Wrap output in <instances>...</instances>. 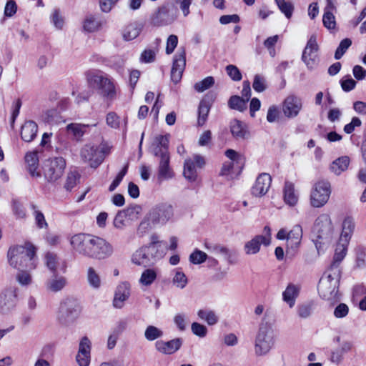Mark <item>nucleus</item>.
<instances>
[{
    "mask_svg": "<svg viewBox=\"0 0 366 366\" xmlns=\"http://www.w3.org/2000/svg\"><path fill=\"white\" fill-rule=\"evenodd\" d=\"M230 131L232 136L237 139H246L250 137L246 124L237 119L231 122Z\"/></svg>",
    "mask_w": 366,
    "mask_h": 366,
    "instance_id": "nucleus-26",
    "label": "nucleus"
},
{
    "mask_svg": "<svg viewBox=\"0 0 366 366\" xmlns=\"http://www.w3.org/2000/svg\"><path fill=\"white\" fill-rule=\"evenodd\" d=\"M207 258L205 252L197 249L190 254L189 261L194 264H199L205 262Z\"/></svg>",
    "mask_w": 366,
    "mask_h": 366,
    "instance_id": "nucleus-56",
    "label": "nucleus"
},
{
    "mask_svg": "<svg viewBox=\"0 0 366 366\" xmlns=\"http://www.w3.org/2000/svg\"><path fill=\"white\" fill-rule=\"evenodd\" d=\"M333 227L330 217L327 214L320 215L315 221L312 234L313 242L319 250L326 244H329L332 238Z\"/></svg>",
    "mask_w": 366,
    "mask_h": 366,
    "instance_id": "nucleus-2",
    "label": "nucleus"
},
{
    "mask_svg": "<svg viewBox=\"0 0 366 366\" xmlns=\"http://www.w3.org/2000/svg\"><path fill=\"white\" fill-rule=\"evenodd\" d=\"M185 56V51L182 49L181 51H178L174 57L173 65L171 70V79L175 84L178 83L182 79V73L186 65Z\"/></svg>",
    "mask_w": 366,
    "mask_h": 366,
    "instance_id": "nucleus-16",
    "label": "nucleus"
},
{
    "mask_svg": "<svg viewBox=\"0 0 366 366\" xmlns=\"http://www.w3.org/2000/svg\"><path fill=\"white\" fill-rule=\"evenodd\" d=\"M25 161L28 166V171L32 177H39V172H36L39 166V157L36 152H29L26 154Z\"/></svg>",
    "mask_w": 366,
    "mask_h": 366,
    "instance_id": "nucleus-36",
    "label": "nucleus"
},
{
    "mask_svg": "<svg viewBox=\"0 0 366 366\" xmlns=\"http://www.w3.org/2000/svg\"><path fill=\"white\" fill-rule=\"evenodd\" d=\"M214 84V79L212 76H207L203 80L194 84V88L197 92H203Z\"/></svg>",
    "mask_w": 366,
    "mask_h": 366,
    "instance_id": "nucleus-49",
    "label": "nucleus"
},
{
    "mask_svg": "<svg viewBox=\"0 0 366 366\" xmlns=\"http://www.w3.org/2000/svg\"><path fill=\"white\" fill-rule=\"evenodd\" d=\"M300 287L293 284H289L282 293L283 300L287 302L290 307L295 305V300L298 297Z\"/></svg>",
    "mask_w": 366,
    "mask_h": 366,
    "instance_id": "nucleus-33",
    "label": "nucleus"
},
{
    "mask_svg": "<svg viewBox=\"0 0 366 366\" xmlns=\"http://www.w3.org/2000/svg\"><path fill=\"white\" fill-rule=\"evenodd\" d=\"M92 237L84 233L71 236L69 243L72 249L79 254L87 257Z\"/></svg>",
    "mask_w": 366,
    "mask_h": 366,
    "instance_id": "nucleus-14",
    "label": "nucleus"
},
{
    "mask_svg": "<svg viewBox=\"0 0 366 366\" xmlns=\"http://www.w3.org/2000/svg\"><path fill=\"white\" fill-rule=\"evenodd\" d=\"M284 199L286 204L294 206L297 203L298 196L295 192V187L292 182H285L284 187Z\"/></svg>",
    "mask_w": 366,
    "mask_h": 366,
    "instance_id": "nucleus-37",
    "label": "nucleus"
},
{
    "mask_svg": "<svg viewBox=\"0 0 366 366\" xmlns=\"http://www.w3.org/2000/svg\"><path fill=\"white\" fill-rule=\"evenodd\" d=\"M131 261L137 266L148 267L154 264V262L148 254L144 246L137 249L132 255Z\"/></svg>",
    "mask_w": 366,
    "mask_h": 366,
    "instance_id": "nucleus-23",
    "label": "nucleus"
},
{
    "mask_svg": "<svg viewBox=\"0 0 366 366\" xmlns=\"http://www.w3.org/2000/svg\"><path fill=\"white\" fill-rule=\"evenodd\" d=\"M97 123L92 124H76L71 123L67 125L66 128L68 131L72 132L73 135L77 141L81 140L82 137L86 132V129L91 127H96Z\"/></svg>",
    "mask_w": 366,
    "mask_h": 366,
    "instance_id": "nucleus-35",
    "label": "nucleus"
},
{
    "mask_svg": "<svg viewBox=\"0 0 366 366\" xmlns=\"http://www.w3.org/2000/svg\"><path fill=\"white\" fill-rule=\"evenodd\" d=\"M31 209L33 210V215L37 227L39 229L47 228L48 224L45 219V217L44 214L38 209L37 206L34 204H31Z\"/></svg>",
    "mask_w": 366,
    "mask_h": 366,
    "instance_id": "nucleus-47",
    "label": "nucleus"
},
{
    "mask_svg": "<svg viewBox=\"0 0 366 366\" xmlns=\"http://www.w3.org/2000/svg\"><path fill=\"white\" fill-rule=\"evenodd\" d=\"M280 11L290 19L293 13L294 6L290 2H286L285 0L275 1Z\"/></svg>",
    "mask_w": 366,
    "mask_h": 366,
    "instance_id": "nucleus-55",
    "label": "nucleus"
},
{
    "mask_svg": "<svg viewBox=\"0 0 366 366\" xmlns=\"http://www.w3.org/2000/svg\"><path fill=\"white\" fill-rule=\"evenodd\" d=\"M104 153V147L99 150L94 145L85 144L81 149L80 157L84 162H89L91 167L97 168L103 162Z\"/></svg>",
    "mask_w": 366,
    "mask_h": 366,
    "instance_id": "nucleus-13",
    "label": "nucleus"
},
{
    "mask_svg": "<svg viewBox=\"0 0 366 366\" xmlns=\"http://www.w3.org/2000/svg\"><path fill=\"white\" fill-rule=\"evenodd\" d=\"M177 9L174 6L164 5L159 7L151 17V24L154 26H162L174 22L177 18Z\"/></svg>",
    "mask_w": 366,
    "mask_h": 366,
    "instance_id": "nucleus-10",
    "label": "nucleus"
},
{
    "mask_svg": "<svg viewBox=\"0 0 366 366\" xmlns=\"http://www.w3.org/2000/svg\"><path fill=\"white\" fill-rule=\"evenodd\" d=\"M172 282L177 287L184 289L187 285L188 280L184 272L177 270Z\"/></svg>",
    "mask_w": 366,
    "mask_h": 366,
    "instance_id": "nucleus-54",
    "label": "nucleus"
},
{
    "mask_svg": "<svg viewBox=\"0 0 366 366\" xmlns=\"http://www.w3.org/2000/svg\"><path fill=\"white\" fill-rule=\"evenodd\" d=\"M205 248L210 252L214 254H221L224 256L225 259L229 264H234V258L236 255V252L228 249L227 247L213 243H204Z\"/></svg>",
    "mask_w": 366,
    "mask_h": 366,
    "instance_id": "nucleus-24",
    "label": "nucleus"
},
{
    "mask_svg": "<svg viewBox=\"0 0 366 366\" xmlns=\"http://www.w3.org/2000/svg\"><path fill=\"white\" fill-rule=\"evenodd\" d=\"M67 285V280L65 277L53 273L45 282V288L48 292H58L61 291Z\"/></svg>",
    "mask_w": 366,
    "mask_h": 366,
    "instance_id": "nucleus-25",
    "label": "nucleus"
},
{
    "mask_svg": "<svg viewBox=\"0 0 366 366\" xmlns=\"http://www.w3.org/2000/svg\"><path fill=\"white\" fill-rule=\"evenodd\" d=\"M31 270H19L16 275V280L21 286H29L32 283V277L30 274Z\"/></svg>",
    "mask_w": 366,
    "mask_h": 366,
    "instance_id": "nucleus-48",
    "label": "nucleus"
},
{
    "mask_svg": "<svg viewBox=\"0 0 366 366\" xmlns=\"http://www.w3.org/2000/svg\"><path fill=\"white\" fill-rule=\"evenodd\" d=\"M157 179L159 182L164 180H168L174 176V173L169 166L170 157L169 154H167L164 151L161 153Z\"/></svg>",
    "mask_w": 366,
    "mask_h": 366,
    "instance_id": "nucleus-19",
    "label": "nucleus"
},
{
    "mask_svg": "<svg viewBox=\"0 0 366 366\" xmlns=\"http://www.w3.org/2000/svg\"><path fill=\"white\" fill-rule=\"evenodd\" d=\"M16 290L14 287L5 289L0 294V310L6 313L14 308L16 303Z\"/></svg>",
    "mask_w": 366,
    "mask_h": 366,
    "instance_id": "nucleus-18",
    "label": "nucleus"
},
{
    "mask_svg": "<svg viewBox=\"0 0 366 366\" xmlns=\"http://www.w3.org/2000/svg\"><path fill=\"white\" fill-rule=\"evenodd\" d=\"M114 248L106 239L93 236L88 252V257L95 259H105L112 255Z\"/></svg>",
    "mask_w": 366,
    "mask_h": 366,
    "instance_id": "nucleus-7",
    "label": "nucleus"
},
{
    "mask_svg": "<svg viewBox=\"0 0 366 366\" xmlns=\"http://www.w3.org/2000/svg\"><path fill=\"white\" fill-rule=\"evenodd\" d=\"M7 257L9 264L18 270H33L36 267V248L31 244L11 247Z\"/></svg>",
    "mask_w": 366,
    "mask_h": 366,
    "instance_id": "nucleus-1",
    "label": "nucleus"
},
{
    "mask_svg": "<svg viewBox=\"0 0 366 366\" xmlns=\"http://www.w3.org/2000/svg\"><path fill=\"white\" fill-rule=\"evenodd\" d=\"M87 281L90 287L94 289H99L101 287L102 281L99 274L90 267L87 269Z\"/></svg>",
    "mask_w": 366,
    "mask_h": 366,
    "instance_id": "nucleus-44",
    "label": "nucleus"
},
{
    "mask_svg": "<svg viewBox=\"0 0 366 366\" xmlns=\"http://www.w3.org/2000/svg\"><path fill=\"white\" fill-rule=\"evenodd\" d=\"M104 24V21L96 18L94 15L88 14L82 22V27L84 31L93 33L101 29Z\"/></svg>",
    "mask_w": 366,
    "mask_h": 366,
    "instance_id": "nucleus-30",
    "label": "nucleus"
},
{
    "mask_svg": "<svg viewBox=\"0 0 366 366\" xmlns=\"http://www.w3.org/2000/svg\"><path fill=\"white\" fill-rule=\"evenodd\" d=\"M127 215L124 210L119 211L114 219V226L117 229H122L126 226Z\"/></svg>",
    "mask_w": 366,
    "mask_h": 366,
    "instance_id": "nucleus-59",
    "label": "nucleus"
},
{
    "mask_svg": "<svg viewBox=\"0 0 366 366\" xmlns=\"http://www.w3.org/2000/svg\"><path fill=\"white\" fill-rule=\"evenodd\" d=\"M272 182V177L267 173L260 174L251 189V193L254 197L264 196L269 190Z\"/></svg>",
    "mask_w": 366,
    "mask_h": 366,
    "instance_id": "nucleus-20",
    "label": "nucleus"
},
{
    "mask_svg": "<svg viewBox=\"0 0 366 366\" xmlns=\"http://www.w3.org/2000/svg\"><path fill=\"white\" fill-rule=\"evenodd\" d=\"M314 305L313 301H309L299 305L297 306V314L299 317L303 319L309 317L313 312Z\"/></svg>",
    "mask_w": 366,
    "mask_h": 366,
    "instance_id": "nucleus-45",
    "label": "nucleus"
},
{
    "mask_svg": "<svg viewBox=\"0 0 366 366\" xmlns=\"http://www.w3.org/2000/svg\"><path fill=\"white\" fill-rule=\"evenodd\" d=\"M355 222L351 216L346 217L342 224V232L340 237L341 241L349 242L355 231Z\"/></svg>",
    "mask_w": 366,
    "mask_h": 366,
    "instance_id": "nucleus-29",
    "label": "nucleus"
},
{
    "mask_svg": "<svg viewBox=\"0 0 366 366\" xmlns=\"http://www.w3.org/2000/svg\"><path fill=\"white\" fill-rule=\"evenodd\" d=\"M163 335V331L154 325L147 326L144 331V337L148 341H154L161 338Z\"/></svg>",
    "mask_w": 366,
    "mask_h": 366,
    "instance_id": "nucleus-46",
    "label": "nucleus"
},
{
    "mask_svg": "<svg viewBox=\"0 0 366 366\" xmlns=\"http://www.w3.org/2000/svg\"><path fill=\"white\" fill-rule=\"evenodd\" d=\"M142 26L137 23L129 24L123 31V38L125 41H131L137 38L142 31Z\"/></svg>",
    "mask_w": 366,
    "mask_h": 366,
    "instance_id": "nucleus-39",
    "label": "nucleus"
},
{
    "mask_svg": "<svg viewBox=\"0 0 366 366\" xmlns=\"http://www.w3.org/2000/svg\"><path fill=\"white\" fill-rule=\"evenodd\" d=\"M81 312L79 301L74 297H66L61 301L57 318L63 325H69L76 321Z\"/></svg>",
    "mask_w": 366,
    "mask_h": 366,
    "instance_id": "nucleus-6",
    "label": "nucleus"
},
{
    "mask_svg": "<svg viewBox=\"0 0 366 366\" xmlns=\"http://www.w3.org/2000/svg\"><path fill=\"white\" fill-rule=\"evenodd\" d=\"M38 126L36 122L29 120L21 126V137L26 142H32L36 136Z\"/></svg>",
    "mask_w": 366,
    "mask_h": 366,
    "instance_id": "nucleus-28",
    "label": "nucleus"
},
{
    "mask_svg": "<svg viewBox=\"0 0 366 366\" xmlns=\"http://www.w3.org/2000/svg\"><path fill=\"white\" fill-rule=\"evenodd\" d=\"M88 84L107 100H113L116 97V89L112 79L100 71L89 72L86 75Z\"/></svg>",
    "mask_w": 366,
    "mask_h": 366,
    "instance_id": "nucleus-4",
    "label": "nucleus"
},
{
    "mask_svg": "<svg viewBox=\"0 0 366 366\" xmlns=\"http://www.w3.org/2000/svg\"><path fill=\"white\" fill-rule=\"evenodd\" d=\"M211 105L203 99L200 102L198 107V119L197 124L199 126H203L207 119L210 110Z\"/></svg>",
    "mask_w": 366,
    "mask_h": 366,
    "instance_id": "nucleus-41",
    "label": "nucleus"
},
{
    "mask_svg": "<svg viewBox=\"0 0 366 366\" xmlns=\"http://www.w3.org/2000/svg\"><path fill=\"white\" fill-rule=\"evenodd\" d=\"M269 244L270 238L268 236L256 235L245 243L244 249L247 254H255L260 250L262 244L267 247Z\"/></svg>",
    "mask_w": 366,
    "mask_h": 366,
    "instance_id": "nucleus-21",
    "label": "nucleus"
},
{
    "mask_svg": "<svg viewBox=\"0 0 366 366\" xmlns=\"http://www.w3.org/2000/svg\"><path fill=\"white\" fill-rule=\"evenodd\" d=\"M13 213L17 219H25L26 217V210L23 205L18 201L12 202Z\"/></svg>",
    "mask_w": 366,
    "mask_h": 366,
    "instance_id": "nucleus-58",
    "label": "nucleus"
},
{
    "mask_svg": "<svg viewBox=\"0 0 366 366\" xmlns=\"http://www.w3.org/2000/svg\"><path fill=\"white\" fill-rule=\"evenodd\" d=\"M153 225H164L174 217V209L169 203H160L148 213Z\"/></svg>",
    "mask_w": 366,
    "mask_h": 366,
    "instance_id": "nucleus-11",
    "label": "nucleus"
},
{
    "mask_svg": "<svg viewBox=\"0 0 366 366\" xmlns=\"http://www.w3.org/2000/svg\"><path fill=\"white\" fill-rule=\"evenodd\" d=\"M247 100H244L243 97L237 95H233L230 97L228 100V107L231 109L242 112L247 109Z\"/></svg>",
    "mask_w": 366,
    "mask_h": 366,
    "instance_id": "nucleus-42",
    "label": "nucleus"
},
{
    "mask_svg": "<svg viewBox=\"0 0 366 366\" xmlns=\"http://www.w3.org/2000/svg\"><path fill=\"white\" fill-rule=\"evenodd\" d=\"M156 142L157 143V145L154 149V154L156 157L161 156V153L164 152V150L167 154H169V152H168L169 137L167 135L157 136L156 137Z\"/></svg>",
    "mask_w": 366,
    "mask_h": 366,
    "instance_id": "nucleus-43",
    "label": "nucleus"
},
{
    "mask_svg": "<svg viewBox=\"0 0 366 366\" xmlns=\"http://www.w3.org/2000/svg\"><path fill=\"white\" fill-rule=\"evenodd\" d=\"M340 280V269H329V273L322 277L318 284L320 296L330 302H336L339 300L338 288Z\"/></svg>",
    "mask_w": 366,
    "mask_h": 366,
    "instance_id": "nucleus-3",
    "label": "nucleus"
},
{
    "mask_svg": "<svg viewBox=\"0 0 366 366\" xmlns=\"http://www.w3.org/2000/svg\"><path fill=\"white\" fill-rule=\"evenodd\" d=\"M350 164V158L347 156L339 157L333 161L330 165V170L336 175H340L342 172L347 169Z\"/></svg>",
    "mask_w": 366,
    "mask_h": 366,
    "instance_id": "nucleus-38",
    "label": "nucleus"
},
{
    "mask_svg": "<svg viewBox=\"0 0 366 366\" xmlns=\"http://www.w3.org/2000/svg\"><path fill=\"white\" fill-rule=\"evenodd\" d=\"M157 269L149 267L146 268L142 272L139 280V283L142 286L149 287L152 285L157 278Z\"/></svg>",
    "mask_w": 366,
    "mask_h": 366,
    "instance_id": "nucleus-32",
    "label": "nucleus"
},
{
    "mask_svg": "<svg viewBox=\"0 0 366 366\" xmlns=\"http://www.w3.org/2000/svg\"><path fill=\"white\" fill-rule=\"evenodd\" d=\"M253 89L257 92H262L266 89L265 79L259 74H256L252 84Z\"/></svg>",
    "mask_w": 366,
    "mask_h": 366,
    "instance_id": "nucleus-63",
    "label": "nucleus"
},
{
    "mask_svg": "<svg viewBox=\"0 0 366 366\" xmlns=\"http://www.w3.org/2000/svg\"><path fill=\"white\" fill-rule=\"evenodd\" d=\"M125 212L127 219L131 220H135L138 219L139 215L142 212V207L139 205L134 204L128 207L125 209H123Z\"/></svg>",
    "mask_w": 366,
    "mask_h": 366,
    "instance_id": "nucleus-57",
    "label": "nucleus"
},
{
    "mask_svg": "<svg viewBox=\"0 0 366 366\" xmlns=\"http://www.w3.org/2000/svg\"><path fill=\"white\" fill-rule=\"evenodd\" d=\"M45 264L53 273H56L58 264L57 255L52 252L46 253L45 255Z\"/></svg>",
    "mask_w": 366,
    "mask_h": 366,
    "instance_id": "nucleus-53",
    "label": "nucleus"
},
{
    "mask_svg": "<svg viewBox=\"0 0 366 366\" xmlns=\"http://www.w3.org/2000/svg\"><path fill=\"white\" fill-rule=\"evenodd\" d=\"M144 247L147 252H148V254L150 256L154 264L157 260L162 259L166 254L167 244H164V245L146 244L144 245Z\"/></svg>",
    "mask_w": 366,
    "mask_h": 366,
    "instance_id": "nucleus-34",
    "label": "nucleus"
},
{
    "mask_svg": "<svg viewBox=\"0 0 366 366\" xmlns=\"http://www.w3.org/2000/svg\"><path fill=\"white\" fill-rule=\"evenodd\" d=\"M287 246L292 249L297 248L302 237V229L300 224L295 225L288 232Z\"/></svg>",
    "mask_w": 366,
    "mask_h": 366,
    "instance_id": "nucleus-31",
    "label": "nucleus"
},
{
    "mask_svg": "<svg viewBox=\"0 0 366 366\" xmlns=\"http://www.w3.org/2000/svg\"><path fill=\"white\" fill-rule=\"evenodd\" d=\"M331 194L330 183L327 180L317 182L311 191L310 202L314 207H321L329 200Z\"/></svg>",
    "mask_w": 366,
    "mask_h": 366,
    "instance_id": "nucleus-9",
    "label": "nucleus"
},
{
    "mask_svg": "<svg viewBox=\"0 0 366 366\" xmlns=\"http://www.w3.org/2000/svg\"><path fill=\"white\" fill-rule=\"evenodd\" d=\"M318 51L319 46L317 42V37L315 35H312L303 49L301 58L309 70H313L318 65Z\"/></svg>",
    "mask_w": 366,
    "mask_h": 366,
    "instance_id": "nucleus-12",
    "label": "nucleus"
},
{
    "mask_svg": "<svg viewBox=\"0 0 366 366\" xmlns=\"http://www.w3.org/2000/svg\"><path fill=\"white\" fill-rule=\"evenodd\" d=\"M174 322L179 330L183 332L187 328V315L183 313H178L174 317Z\"/></svg>",
    "mask_w": 366,
    "mask_h": 366,
    "instance_id": "nucleus-61",
    "label": "nucleus"
},
{
    "mask_svg": "<svg viewBox=\"0 0 366 366\" xmlns=\"http://www.w3.org/2000/svg\"><path fill=\"white\" fill-rule=\"evenodd\" d=\"M65 167L66 162L63 157L49 158L44 163V177L48 182H54L61 177Z\"/></svg>",
    "mask_w": 366,
    "mask_h": 366,
    "instance_id": "nucleus-8",
    "label": "nucleus"
},
{
    "mask_svg": "<svg viewBox=\"0 0 366 366\" xmlns=\"http://www.w3.org/2000/svg\"><path fill=\"white\" fill-rule=\"evenodd\" d=\"M130 295V285L127 282H122L118 285L115 291L113 300V306L115 308L121 309L124 306V302Z\"/></svg>",
    "mask_w": 366,
    "mask_h": 366,
    "instance_id": "nucleus-22",
    "label": "nucleus"
},
{
    "mask_svg": "<svg viewBox=\"0 0 366 366\" xmlns=\"http://www.w3.org/2000/svg\"><path fill=\"white\" fill-rule=\"evenodd\" d=\"M184 177L191 182H195L197 177V173L192 159H187L184 163Z\"/></svg>",
    "mask_w": 366,
    "mask_h": 366,
    "instance_id": "nucleus-40",
    "label": "nucleus"
},
{
    "mask_svg": "<svg viewBox=\"0 0 366 366\" xmlns=\"http://www.w3.org/2000/svg\"><path fill=\"white\" fill-rule=\"evenodd\" d=\"M302 108V102L300 98L295 95H289L284 101L282 111L287 118L296 117Z\"/></svg>",
    "mask_w": 366,
    "mask_h": 366,
    "instance_id": "nucleus-15",
    "label": "nucleus"
},
{
    "mask_svg": "<svg viewBox=\"0 0 366 366\" xmlns=\"http://www.w3.org/2000/svg\"><path fill=\"white\" fill-rule=\"evenodd\" d=\"M192 332L197 336L204 337L207 333V327L198 322H193L191 325Z\"/></svg>",
    "mask_w": 366,
    "mask_h": 366,
    "instance_id": "nucleus-64",
    "label": "nucleus"
},
{
    "mask_svg": "<svg viewBox=\"0 0 366 366\" xmlns=\"http://www.w3.org/2000/svg\"><path fill=\"white\" fill-rule=\"evenodd\" d=\"M274 345V335L270 323L264 320L259 324L255 337V353L258 355H266Z\"/></svg>",
    "mask_w": 366,
    "mask_h": 366,
    "instance_id": "nucleus-5",
    "label": "nucleus"
},
{
    "mask_svg": "<svg viewBox=\"0 0 366 366\" xmlns=\"http://www.w3.org/2000/svg\"><path fill=\"white\" fill-rule=\"evenodd\" d=\"M182 344V338L177 337L169 341L157 340L154 344V347L159 353L169 355L178 351Z\"/></svg>",
    "mask_w": 366,
    "mask_h": 366,
    "instance_id": "nucleus-17",
    "label": "nucleus"
},
{
    "mask_svg": "<svg viewBox=\"0 0 366 366\" xmlns=\"http://www.w3.org/2000/svg\"><path fill=\"white\" fill-rule=\"evenodd\" d=\"M80 175L76 171L69 172L67 174L64 188L66 191H71L79 180Z\"/></svg>",
    "mask_w": 366,
    "mask_h": 366,
    "instance_id": "nucleus-50",
    "label": "nucleus"
},
{
    "mask_svg": "<svg viewBox=\"0 0 366 366\" xmlns=\"http://www.w3.org/2000/svg\"><path fill=\"white\" fill-rule=\"evenodd\" d=\"M152 225L153 224L152 223L151 219L149 218V214H147V215L140 222L137 228V235L139 237H143L152 229Z\"/></svg>",
    "mask_w": 366,
    "mask_h": 366,
    "instance_id": "nucleus-51",
    "label": "nucleus"
},
{
    "mask_svg": "<svg viewBox=\"0 0 366 366\" xmlns=\"http://www.w3.org/2000/svg\"><path fill=\"white\" fill-rule=\"evenodd\" d=\"M351 44L352 41L348 38L342 40L335 51L334 56L335 59L337 60L340 59L348 49V48L351 46Z\"/></svg>",
    "mask_w": 366,
    "mask_h": 366,
    "instance_id": "nucleus-52",
    "label": "nucleus"
},
{
    "mask_svg": "<svg viewBox=\"0 0 366 366\" xmlns=\"http://www.w3.org/2000/svg\"><path fill=\"white\" fill-rule=\"evenodd\" d=\"M226 71L228 76L235 81H239L242 79V74L239 69L234 65L229 64L226 66Z\"/></svg>",
    "mask_w": 366,
    "mask_h": 366,
    "instance_id": "nucleus-60",
    "label": "nucleus"
},
{
    "mask_svg": "<svg viewBox=\"0 0 366 366\" xmlns=\"http://www.w3.org/2000/svg\"><path fill=\"white\" fill-rule=\"evenodd\" d=\"M322 21L324 26L329 29H334L335 27L336 22L335 16L333 15L332 12L325 11Z\"/></svg>",
    "mask_w": 366,
    "mask_h": 366,
    "instance_id": "nucleus-62",
    "label": "nucleus"
},
{
    "mask_svg": "<svg viewBox=\"0 0 366 366\" xmlns=\"http://www.w3.org/2000/svg\"><path fill=\"white\" fill-rule=\"evenodd\" d=\"M348 244L349 242H345V241H341L340 239H339V242L335 248L333 261L330 267V270L340 269L339 264L347 254Z\"/></svg>",
    "mask_w": 366,
    "mask_h": 366,
    "instance_id": "nucleus-27",
    "label": "nucleus"
}]
</instances>
